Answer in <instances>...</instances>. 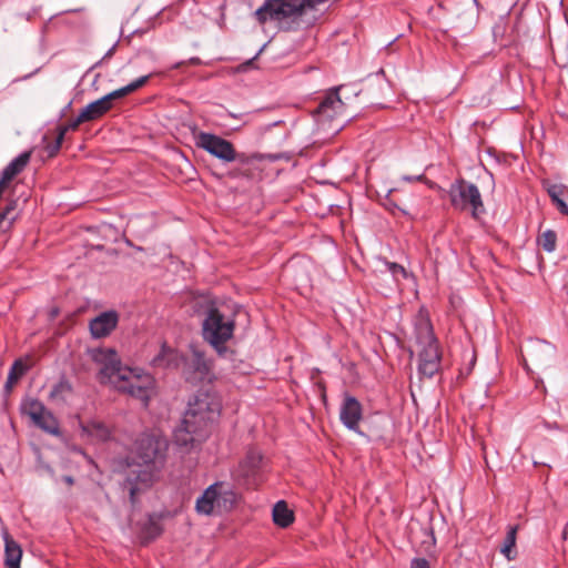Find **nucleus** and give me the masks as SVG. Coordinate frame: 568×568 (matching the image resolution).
Wrapping results in <instances>:
<instances>
[{
  "mask_svg": "<svg viewBox=\"0 0 568 568\" xmlns=\"http://www.w3.org/2000/svg\"><path fill=\"white\" fill-rule=\"evenodd\" d=\"M169 449L168 439L158 433H143L134 444V456L128 463L123 489L129 491L131 504L136 495L152 485L164 466Z\"/></svg>",
  "mask_w": 568,
  "mask_h": 568,
  "instance_id": "obj_1",
  "label": "nucleus"
},
{
  "mask_svg": "<svg viewBox=\"0 0 568 568\" xmlns=\"http://www.w3.org/2000/svg\"><path fill=\"white\" fill-rule=\"evenodd\" d=\"M88 354L92 362L100 367L98 373L100 383L111 385L148 406L154 389V378L150 374L139 368L122 366L114 348H90Z\"/></svg>",
  "mask_w": 568,
  "mask_h": 568,
  "instance_id": "obj_2",
  "label": "nucleus"
},
{
  "mask_svg": "<svg viewBox=\"0 0 568 568\" xmlns=\"http://www.w3.org/2000/svg\"><path fill=\"white\" fill-rule=\"evenodd\" d=\"M221 400L209 393H200L189 403L181 424L174 430V444L190 452L202 444L209 436L210 425L221 413Z\"/></svg>",
  "mask_w": 568,
  "mask_h": 568,
  "instance_id": "obj_3",
  "label": "nucleus"
},
{
  "mask_svg": "<svg viewBox=\"0 0 568 568\" xmlns=\"http://www.w3.org/2000/svg\"><path fill=\"white\" fill-rule=\"evenodd\" d=\"M339 89L341 88H335L329 90L313 114L317 130L322 132L325 138L337 134L343 129L346 121L344 114L345 104L338 95Z\"/></svg>",
  "mask_w": 568,
  "mask_h": 568,
  "instance_id": "obj_4",
  "label": "nucleus"
},
{
  "mask_svg": "<svg viewBox=\"0 0 568 568\" xmlns=\"http://www.w3.org/2000/svg\"><path fill=\"white\" fill-rule=\"evenodd\" d=\"M202 331L204 339L222 354L225 351L224 344L233 336L234 322L219 310L211 308L203 321Z\"/></svg>",
  "mask_w": 568,
  "mask_h": 568,
  "instance_id": "obj_5",
  "label": "nucleus"
},
{
  "mask_svg": "<svg viewBox=\"0 0 568 568\" xmlns=\"http://www.w3.org/2000/svg\"><path fill=\"white\" fill-rule=\"evenodd\" d=\"M448 194L455 210H470L475 219L485 212L480 192L474 183L458 179L450 184Z\"/></svg>",
  "mask_w": 568,
  "mask_h": 568,
  "instance_id": "obj_6",
  "label": "nucleus"
},
{
  "mask_svg": "<svg viewBox=\"0 0 568 568\" xmlns=\"http://www.w3.org/2000/svg\"><path fill=\"white\" fill-rule=\"evenodd\" d=\"M151 75H143L132 81L128 85L114 90L106 95L98 99L91 103H89L84 109H82L81 114L82 118L85 119L87 122L97 120L104 115L112 108L113 101L118 99H122L130 93L142 88L150 79Z\"/></svg>",
  "mask_w": 568,
  "mask_h": 568,
  "instance_id": "obj_7",
  "label": "nucleus"
},
{
  "mask_svg": "<svg viewBox=\"0 0 568 568\" xmlns=\"http://www.w3.org/2000/svg\"><path fill=\"white\" fill-rule=\"evenodd\" d=\"M562 456L568 457V429L560 430L554 439L544 438L539 442L534 450V465L550 468V462Z\"/></svg>",
  "mask_w": 568,
  "mask_h": 568,
  "instance_id": "obj_8",
  "label": "nucleus"
},
{
  "mask_svg": "<svg viewBox=\"0 0 568 568\" xmlns=\"http://www.w3.org/2000/svg\"><path fill=\"white\" fill-rule=\"evenodd\" d=\"M195 143L197 148L205 150L225 163L244 161L243 154H239L230 141L219 135L200 132L195 135Z\"/></svg>",
  "mask_w": 568,
  "mask_h": 568,
  "instance_id": "obj_9",
  "label": "nucleus"
},
{
  "mask_svg": "<svg viewBox=\"0 0 568 568\" xmlns=\"http://www.w3.org/2000/svg\"><path fill=\"white\" fill-rule=\"evenodd\" d=\"M181 371L185 381L200 383L211 378L212 363L203 352L192 346L190 353L183 356Z\"/></svg>",
  "mask_w": 568,
  "mask_h": 568,
  "instance_id": "obj_10",
  "label": "nucleus"
},
{
  "mask_svg": "<svg viewBox=\"0 0 568 568\" xmlns=\"http://www.w3.org/2000/svg\"><path fill=\"white\" fill-rule=\"evenodd\" d=\"M557 354V348L551 343L544 339H530L523 354L524 366L529 371V363L539 369L552 367Z\"/></svg>",
  "mask_w": 568,
  "mask_h": 568,
  "instance_id": "obj_11",
  "label": "nucleus"
},
{
  "mask_svg": "<svg viewBox=\"0 0 568 568\" xmlns=\"http://www.w3.org/2000/svg\"><path fill=\"white\" fill-rule=\"evenodd\" d=\"M363 418V406L361 402L349 393L343 395V400L339 406V420L341 423L352 432L359 435H364L359 430V422Z\"/></svg>",
  "mask_w": 568,
  "mask_h": 568,
  "instance_id": "obj_12",
  "label": "nucleus"
},
{
  "mask_svg": "<svg viewBox=\"0 0 568 568\" xmlns=\"http://www.w3.org/2000/svg\"><path fill=\"white\" fill-rule=\"evenodd\" d=\"M253 16L261 26H280L284 21V0H265Z\"/></svg>",
  "mask_w": 568,
  "mask_h": 568,
  "instance_id": "obj_13",
  "label": "nucleus"
},
{
  "mask_svg": "<svg viewBox=\"0 0 568 568\" xmlns=\"http://www.w3.org/2000/svg\"><path fill=\"white\" fill-rule=\"evenodd\" d=\"M419 353L418 374L420 377L432 378L440 368V353L438 344L422 346Z\"/></svg>",
  "mask_w": 568,
  "mask_h": 568,
  "instance_id": "obj_14",
  "label": "nucleus"
},
{
  "mask_svg": "<svg viewBox=\"0 0 568 568\" xmlns=\"http://www.w3.org/2000/svg\"><path fill=\"white\" fill-rule=\"evenodd\" d=\"M119 323V314L115 311H106L92 318L89 328L94 338L110 335Z\"/></svg>",
  "mask_w": 568,
  "mask_h": 568,
  "instance_id": "obj_15",
  "label": "nucleus"
},
{
  "mask_svg": "<svg viewBox=\"0 0 568 568\" xmlns=\"http://www.w3.org/2000/svg\"><path fill=\"white\" fill-rule=\"evenodd\" d=\"M415 337L420 346L438 344L428 314L420 310L414 322Z\"/></svg>",
  "mask_w": 568,
  "mask_h": 568,
  "instance_id": "obj_16",
  "label": "nucleus"
},
{
  "mask_svg": "<svg viewBox=\"0 0 568 568\" xmlns=\"http://www.w3.org/2000/svg\"><path fill=\"white\" fill-rule=\"evenodd\" d=\"M220 485L214 484L204 490L196 500V510L200 514L211 515L216 508H220L221 496L219 491Z\"/></svg>",
  "mask_w": 568,
  "mask_h": 568,
  "instance_id": "obj_17",
  "label": "nucleus"
},
{
  "mask_svg": "<svg viewBox=\"0 0 568 568\" xmlns=\"http://www.w3.org/2000/svg\"><path fill=\"white\" fill-rule=\"evenodd\" d=\"M82 434L97 442H106L111 438V428L101 420L92 419L81 423Z\"/></svg>",
  "mask_w": 568,
  "mask_h": 568,
  "instance_id": "obj_18",
  "label": "nucleus"
},
{
  "mask_svg": "<svg viewBox=\"0 0 568 568\" xmlns=\"http://www.w3.org/2000/svg\"><path fill=\"white\" fill-rule=\"evenodd\" d=\"M31 155V150L19 154L3 169L0 179L9 185V183L27 168Z\"/></svg>",
  "mask_w": 568,
  "mask_h": 568,
  "instance_id": "obj_19",
  "label": "nucleus"
},
{
  "mask_svg": "<svg viewBox=\"0 0 568 568\" xmlns=\"http://www.w3.org/2000/svg\"><path fill=\"white\" fill-rule=\"evenodd\" d=\"M182 359L183 355L164 344L160 353L152 359V365L160 368H181Z\"/></svg>",
  "mask_w": 568,
  "mask_h": 568,
  "instance_id": "obj_20",
  "label": "nucleus"
},
{
  "mask_svg": "<svg viewBox=\"0 0 568 568\" xmlns=\"http://www.w3.org/2000/svg\"><path fill=\"white\" fill-rule=\"evenodd\" d=\"M4 540V566L6 568H20L22 549L20 545L7 532H3Z\"/></svg>",
  "mask_w": 568,
  "mask_h": 568,
  "instance_id": "obj_21",
  "label": "nucleus"
},
{
  "mask_svg": "<svg viewBox=\"0 0 568 568\" xmlns=\"http://www.w3.org/2000/svg\"><path fill=\"white\" fill-rule=\"evenodd\" d=\"M262 462L263 457L258 450H248L245 459L241 464L243 475L246 477L254 476L256 471L260 469Z\"/></svg>",
  "mask_w": 568,
  "mask_h": 568,
  "instance_id": "obj_22",
  "label": "nucleus"
},
{
  "mask_svg": "<svg viewBox=\"0 0 568 568\" xmlns=\"http://www.w3.org/2000/svg\"><path fill=\"white\" fill-rule=\"evenodd\" d=\"M36 426L47 432L48 434L58 436L60 435V428L58 419L50 410H45L39 416V419L32 420Z\"/></svg>",
  "mask_w": 568,
  "mask_h": 568,
  "instance_id": "obj_23",
  "label": "nucleus"
},
{
  "mask_svg": "<svg viewBox=\"0 0 568 568\" xmlns=\"http://www.w3.org/2000/svg\"><path fill=\"white\" fill-rule=\"evenodd\" d=\"M21 410L23 414L28 415L31 420H34L39 419V416L43 414L47 408L40 400L30 398L22 403Z\"/></svg>",
  "mask_w": 568,
  "mask_h": 568,
  "instance_id": "obj_24",
  "label": "nucleus"
},
{
  "mask_svg": "<svg viewBox=\"0 0 568 568\" xmlns=\"http://www.w3.org/2000/svg\"><path fill=\"white\" fill-rule=\"evenodd\" d=\"M538 245L546 252L551 253L556 250L557 234L552 230H546L537 237Z\"/></svg>",
  "mask_w": 568,
  "mask_h": 568,
  "instance_id": "obj_25",
  "label": "nucleus"
},
{
  "mask_svg": "<svg viewBox=\"0 0 568 568\" xmlns=\"http://www.w3.org/2000/svg\"><path fill=\"white\" fill-rule=\"evenodd\" d=\"M14 210H16V202L12 201L4 209V211L0 213V231L7 232L11 227V225L16 219V215L13 214Z\"/></svg>",
  "mask_w": 568,
  "mask_h": 568,
  "instance_id": "obj_26",
  "label": "nucleus"
},
{
  "mask_svg": "<svg viewBox=\"0 0 568 568\" xmlns=\"http://www.w3.org/2000/svg\"><path fill=\"white\" fill-rule=\"evenodd\" d=\"M385 265L396 282H399L400 278H407L409 276L406 268L400 264L385 261Z\"/></svg>",
  "mask_w": 568,
  "mask_h": 568,
  "instance_id": "obj_27",
  "label": "nucleus"
},
{
  "mask_svg": "<svg viewBox=\"0 0 568 568\" xmlns=\"http://www.w3.org/2000/svg\"><path fill=\"white\" fill-rule=\"evenodd\" d=\"M567 192H568V187L564 184H550L547 187V193L554 203L562 200V196Z\"/></svg>",
  "mask_w": 568,
  "mask_h": 568,
  "instance_id": "obj_28",
  "label": "nucleus"
},
{
  "mask_svg": "<svg viewBox=\"0 0 568 568\" xmlns=\"http://www.w3.org/2000/svg\"><path fill=\"white\" fill-rule=\"evenodd\" d=\"M273 521L284 528V499L278 500L273 507Z\"/></svg>",
  "mask_w": 568,
  "mask_h": 568,
  "instance_id": "obj_29",
  "label": "nucleus"
},
{
  "mask_svg": "<svg viewBox=\"0 0 568 568\" xmlns=\"http://www.w3.org/2000/svg\"><path fill=\"white\" fill-rule=\"evenodd\" d=\"M63 140V131H58L54 142L49 143L45 148L49 156H53L59 152Z\"/></svg>",
  "mask_w": 568,
  "mask_h": 568,
  "instance_id": "obj_30",
  "label": "nucleus"
},
{
  "mask_svg": "<svg viewBox=\"0 0 568 568\" xmlns=\"http://www.w3.org/2000/svg\"><path fill=\"white\" fill-rule=\"evenodd\" d=\"M87 122L84 118H82V114L81 112L79 113V115L73 119L72 121H70L68 124L63 125V126H60L58 131H63V136H65V133L69 131V130H77L79 128L80 124Z\"/></svg>",
  "mask_w": 568,
  "mask_h": 568,
  "instance_id": "obj_31",
  "label": "nucleus"
},
{
  "mask_svg": "<svg viewBox=\"0 0 568 568\" xmlns=\"http://www.w3.org/2000/svg\"><path fill=\"white\" fill-rule=\"evenodd\" d=\"M517 538V526H509L503 546L515 549Z\"/></svg>",
  "mask_w": 568,
  "mask_h": 568,
  "instance_id": "obj_32",
  "label": "nucleus"
},
{
  "mask_svg": "<svg viewBox=\"0 0 568 568\" xmlns=\"http://www.w3.org/2000/svg\"><path fill=\"white\" fill-rule=\"evenodd\" d=\"M28 367L27 365L21 361V359H17L14 361V363L12 364L11 366V369L9 373H14L17 379L19 381V378L24 375V373L27 372Z\"/></svg>",
  "mask_w": 568,
  "mask_h": 568,
  "instance_id": "obj_33",
  "label": "nucleus"
},
{
  "mask_svg": "<svg viewBox=\"0 0 568 568\" xmlns=\"http://www.w3.org/2000/svg\"><path fill=\"white\" fill-rule=\"evenodd\" d=\"M410 568H430L429 562L425 558H414Z\"/></svg>",
  "mask_w": 568,
  "mask_h": 568,
  "instance_id": "obj_34",
  "label": "nucleus"
},
{
  "mask_svg": "<svg viewBox=\"0 0 568 568\" xmlns=\"http://www.w3.org/2000/svg\"><path fill=\"white\" fill-rule=\"evenodd\" d=\"M500 552L508 559L513 560L516 557V550L510 547L501 546Z\"/></svg>",
  "mask_w": 568,
  "mask_h": 568,
  "instance_id": "obj_35",
  "label": "nucleus"
},
{
  "mask_svg": "<svg viewBox=\"0 0 568 568\" xmlns=\"http://www.w3.org/2000/svg\"><path fill=\"white\" fill-rule=\"evenodd\" d=\"M311 119L312 116L310 114H304L302 116H298V118H294L293 122H292V128H295L297 123H305V124H310L311 122Z\"/></svg>",
  "mask_w": 568,
  "mask_h": 568,
  "instance_id": "obj_36",
  "label": "nucleus"
},
{
  "mask_svg": "<svg viewBox=\"0 0 568 568\" xmlns=\"http://www.w3.org/2000/svg\"><path fill=\"white\" fill-rule=\"evenodd\" d=\"M17 382H18V379H17L14 373H9L8 379L6 383V389L10 390Z\"/></svg>",
  "mask_w": 568,
  "mask_h": 568,
  "instance_id": "obj_37",
  "label": "nucleus"
},
{
  "mask_svg": "<svg viewBox=\"0 0 568 568\" xmlns=\"http://www.w3.org/2000/svg\"><path fill=\"white\" fill-rule=\"evenodd\" d=\"M17 382H18V379H17L14 373H9L8 379L6 383V389L10 390Z\"/></svg>",
  "mask_w": 568,
  "mask_h": 568,
  "instance_id": "obj_38",
  "label": "nucleus"
},
{
  "mask_svg": "<svg viewBox=\"0 0 568 568\" xmlns=\"http://www.w3.org/2000/svg\"><path fill=\"white\" fill-rule=\"evenodd\" d=\"M555 204L560 213L568 215V205L566 204V202L564 200L557 201V202H555Z\"/></svg>",
  "mask_w": 568,
  "mask_h": 568,
  "instance_id": "obj_39",
  "label": "nucleus"
},
{
  "mask_svg": "<svg viewBox=\"0 0 568 568\" xmlns=\"http://www.w3.org/2000/svg\"><path fill=\"white\" fill-rule=\"evenodd\" d=\"M294 520H295V516H294L293 510H291L286 507V527L292 525L294 523Z\"/></svg>",
  "mask_w": 568,
  "mask_h": 568,
  "instance_id": "obj_40",
  "label": "nucleus"
},
{
  "mask_svg": "<svg viewBox=\"0 0 568 568\" xmlns=\"http://www.w3.org/2000/svg\"><path fill=\"white\" fill-rule=\"evenodd\" d=\"M473 28V19L470 18L469 22L464 26V27H456V29L460 32V33H467L470 29Z\"/></svg>",
  "mask_w": 568,
  "mask_h": 568,
  "instance_id": "obj_41",
  "label": "nucleus"
},
{
  "mask_svg": "<svg viewBox=\"0 0 568 568\" xmlns=\"http://www.w3.org/2000/svg\"><path fill=\"white\" fill-rule=\"evenodd\" d=\"M151 537L154 538L160 535V527L156 524H152Z\"/></svg>",
  "mask_w": 568,
  "mask_h": 568,
  "instance_id": "obj_42",
  "label": "nucleus"
},
{
  "mask_svg": "<svg viewBox=\"0 0 568 568\" xmlns=\"http://www.w3.org/2000/svg\"><path fill=\"white\" fill-rule=\"evenodd\" d=\"M253 65V60H248L246 61L245 63L241 64L239 67V70L240 71H246L248 68H251Z\"/></svg>",
  "mask_w": 568,
  "mask_h": 568,
  "instance_id": "obj_43",
  "label": "nucleus"
},
{
  "mask_svg": "<svg viewBox=\"0 0 568 568\" xmlns=\"http://www.w3.org/2000/svg\"><path fill=\"white\" fill-rule=\"evenodd\" d=\"M63 481L69 485V486H72L74 480L71 476H63Z\"/></svg>",
  "mask_w": 568,
  "mask_h": 568,
  "instance_id": "obj_44",
  "label": "nucleus"
},
{
  "mask_svg": "<svg viewBox=\"0 0 568 568\" xmlns=\"http://www.w3.org/2000/svg\"><path fill=\"white\" fill-rule=\"evenodd\" d=\"M404 180L406 181H419L423 179V175H417V176H404L403 178Z\"/></svg>",
  "mask_w": 568,
  "mask_h": 568,
  "instance_id": "obj_45",
  "label": "nucleus"
},
{
  "mask_svg": "<svg viewBox=\"0 0 568 568\" xmlns=\"http://www.w3.org/2000/svg\"><path fill=\"white\" fill-rule=\"evenodd\" d=\"M544 426L547 428V429H551L552 428V425L548 422H544ZM554 427L558 428L557 424L554 425Z\"/></svg>",
  "mask_w": 568,
  "mask_h": 568,
  "instance_id": "obj_46",
  "label": "nucleus"
}]
</instances>
